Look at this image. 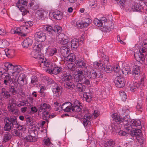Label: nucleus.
Returning <instances> with one entry per match:
<instances>
[{"label":"nucleus","instance_id":"f257e3e1","mask_svg":"<svg viewBox=\"0 0 147 147\" xmlns=\"http://www.w3.org/2000/svg\"><path fill=\"white\" fill-rule=\"evenodd\" d=\"M112 117L113 119V120L116 122L115 124V126H117V125H118L119 124H120L121 125L124 124V128L126 130L129 131L132 129V127L133 126H132L131 121L128 122L127 123H123L125 122H125L128 121V119L129 121H130L129 119H128V117H129V116L127 115L126 116L124 117V118L122 119L120 116L117 115V113H115L112 115Z\"/></svg>","mask_w":147,"mask_h":147},{"label":"nucleus","instance_id":"f03ea898","mask_svg":"<svg viewBox=\"0 0 147 147\" xmlns=\"http://www.w3.org/2000/svg\"><path fill=\"white\" fill-rule=\"evenodd\" d=\"M4 129L6 131H9L14 127H16L18 124L17 119L15 116L11 117L9 118H5L4 119Z\"/></svg>","mask_w":147,"mask_h":147},{"label":"nucleus","instance_id":"7ed1b4c3","mask_svg":"<svg viewBox=\"0 0 147 147\" xmlns=\"http://www.w3.org/2000/svg\"><path fill=\"white\" fill-rule=\"evenodd\" d=\"M27 4V1H18L16 3V6L22 12V14L23 16H24L29 12L28 11L24 8V7L26 6Z\"/></svg>","mask_w":147,"mask_h":147},{"label":"nucleus","instance_id":"20e7f679","mask_svg":"<svg viewBox=\"0 0 147 147\" xmlns=\"http://www.w3.org/2000/svg\"><path fill=\"white\" fill-rule=\"evenodd\" d=\"M144 78L143 77L141 79L139 83L135 82L133 84H131L130 85V90L134 91L138 88H140V89H142L143 87L145 86L144 83Z\"/></svg>","mask_w":147,"mask_h":147},{"label":"nucleus","instance_id":"39448f33","mask_svg":"<svg viewBox=\"0 0 147 147\" xmlns=\"http://www.w3.org/2000/svg\"><path fill=\"white\" fill-rule=\"evenodd\" d=\"M26 76L24 74H21L18 78L16 77H13V82L15 84H19L21 85H23L24 84V80Z\"/></svg>","mask_w":147,"mask_h":147},{"label":"nucleus","instance_id":"423d86ee","mask_svg":"<svg viewBox=\"0 0 147 147\" xmlns=\"http://www.w3.org/2000/svg\"><path fill=\"white\" fill-rule=\"evenodd\" d=\"M114 82L116 86L118 88H122L125 86L124 78L120 76L117 77Z\"/></svg>","mask_w":147,"mask_h":147},{"label":"nucleus","instance_id":"0eeeda50","mask_svg":"<svg viewBox=\"0 0 147 147\" xmlns=\"http://www.w3.org/2000/svg\"><path fill=\"white\" fill-rule=\"evenodd\" d=\"M87 77L90 78H102V75L101 73L98 71L93 70L92 72H88L87 74Z\"/></svg>","mask_w":147,"mask_h":147},{"label":"nucleus","instance_id":"6e6552de","mask_svg":"<svg viewBox=\"0 0 147 147\" xmlns=\"http://www.w3.org/2000/svg\"><path fill=\"white\" fill-rule=\"evenodd\" d=\"M142 51H140V50L138 53H134V56L135 58L138 61H143L145 60L144 55H146V52H142Z\"/></svg>","mask_w":147,"mask_h":147},{"label":"nucleus","instance_id":"1a4fd4ad","mask_svg":"<svg viewBox=\"0 0 147 147\" xmlns=\"http://www.w3.org/2000/svg\"><path fill=\"white\" fill-rule=\"evenodd\" d=\"M22 68L20 65H13L12 71H11V75L13 77H16V78L18 77L19 75V73L22 70Z\"/></svg>","mask_w":147,"mask_h":147},{"label":"nucleus","instance_id":"9d476101","mask_svg":"<svg viewBox=\"0 0 147 147\" xmlns=\"http://www.w3.org/2000/svg\"><path fill=\"white\" fill-rule=\"evenodd\" d=\"M35 37L37 41L40 42L44 41L46 39L45 34L41 31L36 32L35 34Z\"/></svg>","mask_w":147,"mask_h":147},{"label":"nucleus","instance_id":"9b49d317","mask_svg":"<svg viewBox=\"0 0 147 147\" xmlns=\"http://www.w3.org/2000/svg\"><path fill=\"white\" fill-rule=\"evenodd\" d=\"M63 34H60L57 36V39L59 43L61 44L66 45L68 43L69 40L68 39L65 38Z\"/></svg>","mask_w":147,"mask_h":147},{"label":"nucleus","instance_id":"f8f14e48","mask_svg":"<svg viewBox=\"0 0 147 147\" xmlns=\"http://www.w3.org/2000/svg\"><path fill=\"white\" fill-rule=\"evenodd\" d=\"M107 20L105 17H103L100 20L97 18L95 19L94 22V24L98 27H103L104 24H105Z\"/></svg>","mask_w":147,"mask_h":147},{"label":"nucleus","instance_id":"ddd939ff","mask_svg":"<svg viewBox=\"0 0 147 147\" xmlns=\"http://www.w3.org/2000/svg\"><path fill=\"white\" fill-rule=\"evenodd\" d=\"M51 109L50 105L46 103H44L40 105L39 108L40 112H46L49 111Z\"/></svg>","mask_w":147,"mask_h":147},{"label":"nucleus","instance_id":"4468645a","mask_svg":"<svg viewBox=\"0 0 147 147\" xmlns=\"http://www.w3.org/2000/svg\"><path fill=\"white\" fill-rule=\"evenodd\" d=\"M33 43L32 40L29 38L25 39L22 42V45L24 48H27L31 46Z\"/></svg>","mask_w":147,"mask_h":147},{"label":"nucleus","instance_id":"2eb2a0df","mask_svg":"<svg viewBox=\"0 0 147 147\" xmlns=\"http://www.w3.org/2000/svg\"><path fill=\"white\" fill-rule=\"evenodd\" d=\"M61 106V109L65 112H70L71 107V103L67 102L63 103L62 106Z\"/></svg>","mask_w":147,"mask_h":147},{"label":"nucleus","instance_id":"dca6fc26","mask_svg":"<svg viewBox=\"0 0 147 147\" xmlns=\"http://www.w3.org/2000/svg\"><path fill=\"white\" fill-rule=\"evenodd\" d=\"M140 71L139 66L135 65L134 67L132 74L136 79H137L139 76Z\"/></svg>","mask_w":147,"mask_h":147},{"label":"nucleus","instance_id":"f3484780","mask_svg":"<svg viewBox=\"0 0 147 147\" xmlns=\"http://www.w3.org/2000/svg\"><path fill=\"white\" fill-rule=\"evenodd\" d=\"M4 69L11 75V73L10 71H12L13 67V65L12 64L9 62H6L4 63Z\"/></svg>","mask_w":147,"mask_h":147},{"label":"nucleus","instance_id":"a211bd4d","mask_svg":"<svg viewBox=\"0 0 147 147\" xmlns=\"http://www.w3.org/2000/svg\"><path fill=\"white\" fill-rule=\"evenodd\" d=\"M23 140L25 142H34L36 141L37 138L33 135H28L24 138Z\"/></svg>","mask_w":147,"mask_h":147},{"label":"nucleus","instance_id":"6ab92c4d","mask_svg":"<svg viewBox=\"0 0 147 147\" xmlns=\"http://www.w3.org/2000/svg\"><path fill=\"white\" fill-rule=\"evenodd\" d=\"M69 49L65 46H63L60 49V52L62 55L65 57H67L69 53Z\"/></svg>","mask_w":147,"mask_h":147},{"label":"nucleus","instance_id":"aec40b11","mask_svg":"<svg viewBox=\"0 0 147 147\" xmlns=\"http://www.w3.org/2000/svg\"><path fill=\"white\" fill-rule=\"evenodd\" d=\"M61 87L56 84L52 86V91L55 96H57L59 95Z\"/></svg>","mask_w":147,"mask_h":147},{"label":"nucleus","instance_id":"412c9836","mask_svg":"<svg viewBox=\"0 0 147 147\" xmlns=\"http://www.w3.org/2000/svg\"><path fill=\"white\" fill-rule=\"evenodd\" d=\"M38 62L40 67L45 68V65L47 61L46 59L43 56H41L39 57Z\"/></svg>","mask_w":147,"mask_h":147},{"label":"nucleus","instance_id":"4be33fe9","mask_svg":"<svg viewBox=\"0 0 147 147\" xmlns=\"http://www.w3.org/2000/svg\"><path fill=\"white\" fill-rule=\"evenodd\" d=\"M140 7L138 3H134L132 4L131 7L129 8L128 9L129 11H138L140 10Z\"/></svg>","mask_w":147,"mask_h":147},{"label":"nucleus","instance_id":"5701e85b","mask_svg":"<svg viewBox=\"0 0 147 147\" xmlns=\"http://www.w3.org/2000/svg\"><path fill=\"white\" fill-rule=\"evenodd\" d=\"M28 5L31 9L34 10L38 9L39 7V4L35 1H32Z\"/></svg>","mask_w":147,"mask_h":147},{"label":"nucleus","instance_id":"b1692460","mask_svg":"<svg viewBox=\"0 0 147 147\" xmlns=\"http://www.w3.org/2000/svg\"><path fill=\"white\" fill-rule=\"evenodd\" d=\"M113 25V24L112 22L109 21L108 23H107V20L105 22V24H104L103 27H105L108 32L113 28L114 27Z\"/></svg>","mask_w":147,"mask_h":147},{"label":"nucleus","instance_id":"393cba45","mask_svg":"<svg viewBox=\"0 0 147 147\" xmlns=\"http://www.w3.org/2000/svg\"><path fill=\"white\" fill-rule=\"evenodd\" d=\"M1 95L2 98L6 99L8 98L11 96L9 92L5 90L4 88H2Z\"/></svg>","mask_w":147,"mask_h":147},{"label":"nucleus","instance_id":"a878e982","mask_svg":"<svg viewBox=\"0 0 147 147\" xmlns=\"http://www.w3.org/2000/svg\"><path fill=\"white\" fill-rule=\"evenodd\" d=\"M55 66L56 65L54 64H53L50 62H47L45 65V67H47V71H48L50 73H51L53 69H54Z\"/></svg>","mask_w":147,"mask_h":147},{"label":"nucleus","instance_id":"bb28decb","mask_svg":"<svg viewBox=\"0 0 147 147\" xmlns=\"http://www.w3.org/2000/svg\"><path fill=\"white\" fill-rule=\"evenodd\" d=\"M54 18L57 20H60L62 18V14L59 11H57L54 12L53 13Z\"/></svg>","mask_w":147,"mask_h":147},{"label":"nucleus","instance_id":"cd10ccee","mask_svg":"<svg viewBox=\"0 0 147 147\" xmlns=\"http://www.w3.org/2000/svg\"><path fill=\"white\" fill-rule=\"evenodd\" d=\"M12 78H11V77L9 76V74L6 75L4 78V83L5 85H7V84H9L11 82H13L14 80H13V76H12Z\"/></svg>","mask_w":147,"mask_h":147},{"label":"nucleus","instance_id":"c85d7f7f","mask_svg":"<svg viewBox=\"0 0 147 147\" xmlns=\"http://www.w3.org/2000/svg\"><path fill=\"white\" fill-rule=\"evenodd\" d=\"M83 107L82 106H73L71 109L70 112H80L82 111Z\"/></svg>","mask_w":147,"mask_h":147},{"label":"nucleus","instance_id":"c756f323","mask_svg":"<svg viewBox=\"0 0 147 147\" xmlns=\"http://www.w3.org/2000/svg\"><path fill=\"white\" fill-rule=\"evenodd\" d=\"M76 86L77 90L79 92H84L86 89L85 86L80 83H77Z\"/></svg>","mask_w":147,"mask_h":147},{"label":"nucleus","instance_id":"7c9ffc66","mask_svg":"<svg viewBox=\"0 0 147 147\" xmlns=\"http://www.w3.org/2000/svg\"><path fill=\"white\" fill-rule=\"evenodd\" d=\"M140 51L142 52H147V39L144 40L143 42V47L140 48Z\"/></svg>","mask_w":147,"mask_h":147},{"label":"nucleus","instance_id":"2f4dec72","mask_svg":"<svg viewBox=\"0 0 147 147\" xmlns=\"http://www.w3.org/2000/svg\"><path fill=\"white\" fill-rule=\"evenodd\" d=\"M9 45V43L5 39H2L0 40V48H4Z\"/></svg>","mask_w":147,"mask_h":147},{"label":"nucleus","instance_id":"473e14b6","mask_svg":"<svg viewBox=\"0 0 147 147\" xmlns=\"http://www.w3.org/2000/svg\"><path fill=\"white\" fill-rule=\"evenodd\" d=\"M71 78V76L70 75L65 74L62 76L61 80L62 81L66 83L67 82H68Z\"/></svg>","mask_w":147,"mask_h":147},{"label":"nucleus","instance_id":"72a5a7b5","mask_svg":"<svg viewBox=\"0 0 147 147\" xmlns=\"http://www.w3.org/2000/svg\"><path fill=\"white\" fill-rule=\"evenodd\" d=\"M65 86L66 88L71 90L74 89L75 87V85L73 82L69 81L65 83Z\"/></svg>","mask_w":147,"mask_h":147},{"label":"nucleus","instance_id":"f704fd0d","mask_svg":"<svg viewBox=\"0 0 147 147\" xmlns=\"http://www.w3.org/2000/svg\"><path fill=\"white\" fill-rule=\"evenodd\" d=\"M16 105V101L13 98H11L9 101V105L8 107V109H11L14 106Z\"/></svg>","mask_w":147,"mask_h":147},{"label":"nucleus","instance_id":"c9c22d12","mask_svg":"<svg viewBox=\"0 0 147 147\" xmlns=\"http://www.w3.org/2000/svg\"><path fill=\"white\" fill-rule=\"evenodd\" d=\"M85 79L84 75H77L75 76L74 78L75 81L76 82H78L79 81L82 82L83 81V80H84Z\"/></svg>","mask_w":147,"mask_h":147},{"label":"nucleus","instance_id":"e433bc0d","mask_svg":"<svg viewBox=\"0 0 147 147\" xmlns=\"http://www.w3.org/2000/svg\"><path fill=\"white\" fill-rule=\"evenodd\" d=\"M94 66L96 68L101 69L104 68L105 67L104 64L100 62H95L94 63Z\"/></svg>","mask_w":147,"mask_h":147},{"label":"nucleus","instance_id":"4c0bfd02","mask_svg":"<svg viewBox=\"0 0 147 147\" xmlns=\"http://www.w3.org/2000/svg\"><path fill=\"white\" fill-rule=\"evenodd\" d=\"M29 32L28 27L24 26H22L21 33L22 36H25Z\"/></svg>","mask_w":147,"mask_h":147},{"label":"nucleus","instance_id":"58836bf2","mask_svg":"<svg viewBox=\"0 0 147 147\" xmlns=\"http://www.w3.org/2000/svg\"><path fill=\"white\" fill-rule=\"evenodd\" d=\"M83 97L85 99L86 101L88 102H90L92 100V97L91 94L89 93H84Z\"/></svg>","mask_w":147,"mask_h":147},{"label":"nucleus","instance_id":"ea45409f","mask_svg":"<svg viewBox=\"0 0 147 147\" xmlns=\"http://www.w3.org/2000/svg\"><path fill=\"white\" fill-rule=\"evenodd\" d=\"M45 13L46 12L44 11H37L36 13V14L37 16L38 19H42L44 18Z\"/></svg>","mask_w":147,"mask_h":147},{"label":"nucleus","instance_id":"a19ab883","mask_svg":"<svg viewBox=\"0 0 147 147\" xmlns=\"http://www.w3.org/2000/svg\"><path fill=\"white\" fill-rule=\"evenodd\" d=\"M63 70V68L60 67H56V66L53 69L51 73L56 75L61 72Z\"/></svg>","mask_w":147,"mask_h":147},{"label":"nucleus","instance_id":"79ce46f5","mask_svg":"<svg viewBox=\"0 0 147 147\" xmlns=\"http://www.w3.org/2000/svg\"><path fill=\"white\" fill-rule=\"evenodd\" d=\"M131 69L128 66H126L124 67L122 70L123 74L125 75H128L131 74Z\"/></svg>","mask_w":147,"mask_h":147},{"label":"nucleus","instance_id":"37998d69","mask_svg":"<svg viewBox=\"0 0 147 147\" xmlns=\"http://www.w3.org/2000/svg\"><path fill=\"white\" fill-rule=\"evenodd\" d=\"M5 52L6 55L8 57L13 56L14 55L15 51L13 49H6Z\"/></svg>","mask_w":147,"mask_h":147},{"label":"nucleus","instance_id":"c03bdc74","mask_svg":"<svg viewBox=\"0 0 147 147\" xmlns=\"http://www.w3.org/2000/svg\"><path fill=\"white\" fill-rule=\"evenodd\" d=\"M79 45V43L78 40L74 39L71 40V45L72 47L76 49L78 47Z\"/></svg>","mask_w":147,"mask_h":147},{"label":"nucleus","instance_id":"a18cd8bd","mask_svg":"<svg viewBox=\"0 0 147 147\" xmlns=\"http://www.w3.org/2000/svg\"><path fill=\"white\" fill-rule=\"evenodd\" d=\"M11 137V135L8 133L4 134L3 136V141L2 142L4 143L9 141Z\"/></svg>","mask_w":147,"mask_h":147},{"label":"nucleus","instance_id":"49530a36","mask_svg":"<svg viewBox=\"0 0 147 147\" xmlns=\"http://www.w3.org/2000/svg\"><path fill=\"white\" fill-rule=\"evenodd\" d=\"M77 65L79 67H84L85 69H87V67L86 66V63L82 60H78L77 62Z\"/></svg>","mask_w":147,"mask_h":147},{"label":"nucleus","instance_id":"de8ad7c7","mask_svg":"<svg viewBox=\"0 0 147 147\" xmlns=\"http://www.w3.org/2000/svg\"><path fill=\"white\" fill-rule=\"evenodd\" d=\"M61 28L58 26H55L53 28L52 34H59L61 32Z\"/></svg>","mask_w":147,"mask_h":147},{"label":"nucleus","instance_id":"09e8293b","mask_svg":"<svg viewBox=\"0 0 147 147\" xmlns=\"http://www.w3.org/2000/svg\"><path fill=\"white\" fill-rule=\"evenodd\" d=\"M131 134L133 136H139L141 134V131L140 129H135V130L132 131Z\"/></svg>","mask_w":147,"mask_h":147},{"label":"nucleus","instance_id":"8fccbe9b","mask_svg":"<svg viewBox=\"0 0 147 147\" xmlns=\"http://www.w3.org/2000/svg\"><path fill=\"white\" fill-rule=\"evenodd\" d=\"M115 144V143L112 140H110L107 141L105 144V147H113Z\"/></svg>","mask_w":147,"mask_h":147},{"label":"nucleus","instance_id":"3c124183","mask_svg":"<svg viewBox=\"0 0 147 147\" xmlns=\"http://www.w3.org/2000/svg\"><path fill=\"white\" fill-rule=\"evenodd\" d=\"M131 123L132 126H139L141 124L140 121L138 120H132L131 121Z\"/></svg>","mask_w":147,"mask_h":147},{"label":"nucleus","instance_id":"603ef678","mask_svg":"<svg viewBox=\"0 0 147 147\" xmlns=\"http://www.w3.org/2000/svg\"><path fill=\"white\" fill-rule=\"evenodd\" d=\"M68 69L69 71H74L76 70V67L75 65L72 63H68L67 65Z\"/></svg>","mask_w":147,"mask_h":147},{"label":"nucleus","instance_id":"864d4df0","mask_svg":"<svg viewBox=\"0 0 147 147\" xmlns=\"http://www.w3.org/2000/svg\"><path fill=\"white\" fill-rule=\"evenodd\" d=\"M84 114V118L90 119L91 118V114L87 110H85L83 111Z\"/></svg>","mask_w":147,"mask_h":147},{"label":"nucleus","instance_id":"5fc2aeb1","mask_svg":"<svg viewBox=\"0 0 147 147\" xmlns=\"http://www.w3.org/2000/svg\"><path fill=\"white\" fill-rule=\"evenodd\" d=\"M67 59L70 61V62H73L75 61L76 58L74 54H70L69 55H67Z\"/></svg>","mask_w":147,"mask_h":147},{"label":"nucleus","instance_id":"6e6d98bb","mask_svg":"<svg viewBox=\"0 0 147 147\" xmlns=\"http://www.w3.org/2000/svg\"><path fill=\"white\" fill-rule=\"evenodd\" d=\"M119 94L122 100L125 101L127 98V96L125 92L123 91H121L119 92Z\"/></svg>","mask_w":147,"mask_h":147},{"label":"nucleus","instance_id":"4d7b16f0","mask_svg":"<svg viewBox=\"0 0 147 147\" xmlns=\"http://www.w3.org/2000/svg\"><path fill=\"white\" fill-rule=\"evenodd\" d=\"M13 134L16 136H18L20 137L22 136V131H20L19 130L14 129L13 132Z\"/></svg>","mask_w":147,"mask_h":147},{"label":"nucleus","instance_id":"13d9d810","mask_svg":"<svg viewBox=\"0 0 147 147\" xmlns=\"http://www.w3.org/2000/svg\"><path fill=\"white\" fill-rule=\"evenodd\" d=\"M42 117L44 120L47 121L49 119V112L48 111L43 112Z\"/></svg>","mask_w":147,"mask_h":147},{"label":"nucleus","instance_id":"bf43d9fd","mask_svg":"<svg viewBox=\"0 0 147 147\" xmlns=\"http://www.w3.org/2000/svg\"><path fill=\"white\" fill-rule=\"evenodd\" d=\"M9 91L13 95L16 94L17 93V91L13 86H10Z\"/></svg>","mask_w":147,"mask_h":147},{"label":"nucleus","instance_id":"052dcab7","mask_svg":"<svg viewBox=\"0 0 147 147\" xmlns=\"http://www.w3.org/2000/svg\"><path fill=\"white\" fill-rule=\"evenodd\" d=\"M44 29L45 30H46L50 32H51V33L49 34V36H51L53 33V28L51 26H44Z\"/></svg>","mask_w":147,"mask_h":147},{"label":"nucleus","instance_id":"680f3d73","mask_svg":"<svg viewBox=\"0 0 147 147\" xmlns=\"http://www.w3.org/2000/svg\"><path fill=\"white\" fill-rule=\"evenodd\" d=\"M104 70L107 73H110L113 71V67L110 65L106 66V67H104Z\"/></svg>","mask_w":147,"mask_h":147},{"label":"nucleus","instance_id":"e2e57ef3","mask_svg":"<svg viewBox=\"0 0 147 147\" xmlns=\"http://www.w3.org/2000/svg\"><path fill=\"white\" fill-rule=\"evenodd\" d=\"M57 53V49L55 48H54L51 50L49 53V55L50 56H53L54 55H55Z\"/></svg>","mask_w":147,"mask_h":147},{"label":"nucleus","instance_id":"0e129e2a","mask_svg":"<svg viewBox=\"0 0 147 147\" xmlns=\"http://www.w3.org/2000/svg\"><path fill=\"white\" fill-rule=\"evenodd\" d=\"M21 30L22 26H20V28H17L16 30L13 29L12 30L14 34H18L22 36Z\"/></svg>","mask_w":147,"mask_h":147},{"label":"nucleus","instance_id":"69168bd1","mask_svg":"<svg viewBox=\"0 0 147 147\" xmlns=\"http://www.w3.org/2000/svg\"><path fill=\"white\" fill-rule=\"evenodd\" d=\"M90 119L84 118L83 119V124L85 126H86L88 125H90L91 122L89 120Z\"/></svg>","mask_w":147,"mask_h":147},{"label":"nucleus","instance_id":"338daca9","mask_svg":"<svg viewBox=\"0 0 147 147\" xmlns=\"http://www.w3.org/2000/svg\"><path fill=\"white\" fill-rule=\"evenodd\" d=\"M42 47V45L41 44H39L38 45H35L33 48L36 51H40L41 50V48Z\"/></svg>","mask_w":147,"mask_h":147},{"label":"nucleus","instance_id":"774afa93","mask_svg":"<svg viewBox=\"0 0 147 147\" xmlns=\"http://www.w3.org/2000/svg\"><path fill=\"white\" fill-rule=\"evenodd\" d=\"M113 70L116 73L119 72V71L120 70V68L119 65L117 64L114 65V66L113 67Z\"/></svg>","mask_w":147,"mask_h":147}]
</instances>
